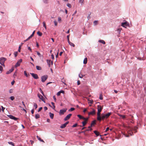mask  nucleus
Masks as SVG:
<instances>
[{"mask_svg":"<svg viewBox=\"0 0 146 146\" xmlns=\"http://www.w3.org/2000/svg\"><path fill=\"white\" fill-rule=\"evenodd\" d=\"M1 108H2V111L3 112L4 111V110L5 108L4 107H3V106H1Z\"/></svg>","mask_w":146,"mask_h":146,"instance_id":"nucleus-56","label":"nucleus"},{"mask_svg":"<svg viewBox=\"0 0 146 146\" xmlns=\"http://www.w3.org/2000/svg\"><path fill=\"white\" fill-rule=\"evenodd\" d=\"M97 120L98 121H101L102 120L101 117L100 116H97Z\"/></svg>","mask_w":146,"mask_h":146,"instance_id":"nucleus-32","label":"nucleus"},{"mask_svg":"<svg viewBox=\"0 0 146 146\" xmlns=\"http://www.w3.org/2000/svg\"><path fill=\"white\" fill-rule=\"evenodd\" d=\"M121 29L120 28H118L117 29V31L119 33H120L121 32Z\"/></svg>","mask_w":146,"mask_h":146,"instance_id":"nucleus-51","label":"nucleus"},{"mask_svg":"<svg viewBox=\"0 0 146 146\" xmlns=\"http://www.w3.org/2000/svg\"><path fill=\"white\" fill-rule=\"evenodd\" d=\"M54 25L55 26H56L57 25V21H54Z\"/></svg>","mask_w":146,"mask_h":146,"instance_id":"nucleus-50","label":"nucleus"},{"mask_svg":"<svg viewBox=\"0 0 146 146\" xmlns=\"http://www.w3.org/2000/svg\"><path fill=\"white\" fill-rule=\"evenodd\" d=\"M40 117V115L38 114H37L35 115V118L36 119H37L38 118H39Z\"/></svg>","mask_w":146,"mask_h":146,"instance_id":"nucleus-23","label":"nucleus"},{"mask_svg":"<svg viewBox=\"0 0 146 146\" xmlns=\"http://www.w3.org/2000/svg\"><path fill=\"white\" fill-rule=\"evenodd\" d=\"M46 62L48 66H50V62H51L50 60H48V59H47L46 60Z\"/></svg>","mask_w":146,"mask_h":146,"instance_id":"nucleus-22","label":"nucleus"},{"mask_svg":"<svg viewBox=\"0 0 146 146\" xmlns=\"http://www.w3.org/2000/svg\"><path fill=\"white\" fill-rule=\"evenodd\" d=\"M109 129V128L108 127H107L106 130V131H108Z\"/></svg>","mask_w":146,"mask_h":146,"instance_id":"nucleus-64","label":"nucleus"},{"mask_svg":"<svg viewBox=\"0 0 146 146\" xmlns=\"http://www.w3.org/2000/svg\"><path fill=\"white\" fill-rule=\"evenodd\" d=\"M28 49L31 52H32V49L30 47H28Z\"/></svg>","mask_w":146,"mask_h":146,"instance_id":"nucleus-48","label":"nucleus"},{"mask_svg":"<svg viewBox=\"0 0 146 146\" xmlns=\"http://www.w3.org/2000/svg\"><path fill=\"white\" fill-rule=\"evenodd\" d=\"M119 116H120V117H121L123 119H124L125 117V116L123 115H119Z\"/></svg>","mask_w":146,"mask_h":146,"instance_id":"nucleus-40","label":"nucleus"},{"mask_svg":"<svg viewBox=\"0 0 146 146\" xmlns=\"http://www.w3.org/2000/svg\"><path fill=\"white\" fill-rule=\"evenodd\" d=\"M88 119H89L88 117H87V118H85L84 117V118H83V119H84V121H86V122H87V121H88Z\"/></svg>","mask_w":146,"mask_h":146,"instance_id":"nucleus-33","label":"nucleus"},{"mask_svg":"<svg viewBox=\"0 0 146 146\" xmlns=\"http://www.w3.org/2000/svg\"><path fill=\"white\" fill-rule=\"evenodd\" d=\"M44 111H46L47 110V108L46 107H44Z\"/></svg>","mask_w":146,"mask_h":146,"instance_id":"nucleus-59","label":"nucleus"},{"mask_svg":"<svg viewBox=\"0 0 146 146\" xmlns=\"http://www.w3.org/2000/svg\"><path fill=\"white\" fill-rule=\"evenodd\" d=\"M78 76L79 77L81 78H82L83 76L81 74H79Z\"/></svg>","mask_w":146,"mask_h":146,"instance_id":"nucleus-42","label":"nucleus"},{"mask_svg":"<svg viewBox=\"0 0 146 146\" xmlns=\"http://www.w3.org/2000/svg\"><path fill=\"white\" fill-rule=\"evenodd\" d=\"M43 1L45 4H47L48 3V0H43Z\"/></svg>","mask_w":146,"mask_h":146,"instance_id":"nucleus-35","label":"nucleus"},{"mask_svg":"<svg viewBox=\"0 0 146 146\" xmlns=\"http://www.w3.org/2000/svg\"><path fill=\"white\" fill-rule=\"evenodd\" d=\"M34 106L35 107V109L37 108V105L36 103H34Z\"/></svg>","mask_w":146,"mask_h":146,"instance_id":"nucleus-44","label":"nucleus"},{"mask_svg":"<svg viewBox=\"0 0 146 146\" xmlns=\"http://www.w3.org/2000/svg\"><path fill=\"white\" fill-rule=\"evenodd\" d=\"M53 98L55 102L56 101V98L55 96H53Z\"/></svg>","mask_w":146,"mask_h":146,"instance_id":"nucleus-57","label":"nucleus"},{"mask_svg":"<svg viewBox=\"0 0 146 146\" xmlns=\"http://www.w3.org/2000/svg\"><path fill=\"white\" fill-rule=\"evenodd\" d=\"M14 68L13 67H12L11 69H10L7 72L6 74H9L11 73L14 70Z\"/></svg>","mask_w":146,"mask_h":146,"instance_id":"nucleus-12","label":"nucleus"},{"mask_svg":"<svg viewBox=\"0 0 146 146\" xmlns=\"http://www.w3.org/2000/svg\"><path fill=\"white\" fill-rule=\"evenodd\" d=\"M36 52H37V54L38 55L39 57H41V55L40 54V53L38 51H36Z\"/></svg>","mask_w":146,"mask_h":146,"instance_id":"nucleus-36","label":"nucleus"},{"mask_svg":"<svg viewBox=\"0 0 146 146\" xmlns=\"http://www.w3.org/2000/svg\"><path fill=\"white\" fill-rule=\"evenodd\" d=\"M59 92H60V93H62L63 94L64 93V91L62 90H60Z\"/></svg>","mask_w":146,"mask_h":146,"instance_id":"nucleus-58","label":"nucleus"},{"mask_svg":"<svg viewBox=\"0 0 146 146\" xmlns=\"http://www.w3.org/2000/svg\"><path fill=\"white\" fill-rule=\"evenodd\" d=\"M43 26L45 28V29H46V24H45V22L44 21L43 22Z\"/></svg>","mask_w":146,"mask_h":146,"instance_id":"nucleus-39","label":"nucleus"},{"mask_svg":"<svg viewBox=\"0 0 146 146\" xmlns=\"http://www.w3.org/2000/svg\"><path fill=\"white\" fill-rule=\"evenodd\" d=\"M8 117H9L10 118L13 119V118H14V116H13L11 115H8Z\"/></svg>","mask_w":146,"mask_h":146,"instance_id":"nucleus-19","label":"nucleus"},{"mask_svg":"<svg viewBox=\"0 0 146 146\" xmlns=\"http://www.w3.org/2000/svg\"><path fill=\"white\" fill-rule=\"evenodd\" d=\"M72 115V114H69L64 118V121L68 120L70 119Z\"/></svg>","mask_w":146,"mask_h":146,"instance_id":"nucleus-7","label":"nucleus"},{"mask_svg":"<svg viewBox=\"0 0 146 146\" xmlns=\"http://www.w3.org/2000/svg\"><path fill=\"white\" fill-rule=\"evenodd\" d=\"M60 92H58L57 94V95L58 96H59L60 95Z\"/></svg>","mask_w":146,"mask_h":146,"instance_id":"nucleus-61","label":"nucleus"},{"mask_svg":"<svg viewBox=\"0 0 146 146\" xmlns=\"http://www.w3.org/2000/svg\"><path fill=\"white\" fill-rule=\"evenodd\" d=\"M3 69V67L1 66L0 65V73H1Z\"/></svg>","mask_w":146,"mask_h":146,"instance_id":"nucleus-43","label":"nucleus"},{"mask_svg":"<svg viewBox=\"0 0 146 146\" xmlns=\"http://www.w3.org/2000/svg\"><path fill=\"white\" fill-rule=\"evenodd\" d=\"M36 46L37 48H38L39 46V45L38 43L37 42L36 43Z\"/></svg>","mask_w":146,"mask_h":146,"instance_id":"nucleus-63","label":"nucleus"},{"mask_svg":"<svg viewBox=\"0 0 146 146\" xmlns=\"http://www.w3.org/2000/svg\"><path fill=\"white\" fill-rule=\"evenodd\" d=\"M9 92L10 93H12L13 92V90L12 89H10L9 90Z\"/></svg>","mask_w":146,"mask_h":146,"instance_id":"nucleus-49","label":"nucleus"},{"mask_svg":"<svg viewBox=\"0 0 146 146\" xmlns=\"http://www.w3.org/2000/svg\"><path fill=\"white\" fill-rule=\"evenodd\" d=\"M78 117L80 119H83L84 117L80 115H77Z\"/></svg>","mask_w":146,"mask_h":146,"instance_id":"nucleus-25","label":"nucleus"},{"mask_svg":"<svg viewBox=\"0 0 146 146\" xmlns=\"http://www.w3.org/2000/svg\"><path fill=\"white\" fill-rule=\"evenodd\" d=\"M98 21L97 20L93 22V24L94 26H96L98 24Z\"/></svg>","mask_w":146,"mask_h":146,"instance_id":"nucleus-21","label":"nucleus"},{"mask_svg":"<svg viewBox=\"0 0 146 146\" xmlns=\"http://www.w3.org/2000/svg\"><path fill=\"white\" fill-rule=\"evenodd\" d=\"M66 125L64 123V124L60 126V127L61 128H64L66 127Z\"/></svg>","mask_w":146,"mask_h":146,"instance_id":"nucleus-17","label":"nucleus"},{"mask_svg":"<svg viewBox=\"0 0 146 146\" xmlns=\"http://www.w3.org/2000/svg\"><path fill=\"white\" fill-rule=\"evenodd\" d=\"M18 52H15L14 53V54L15 56V57H16L17 56V55Z\"/></svg>","mask_w":146,"mask_h":146,"instance_id":"nucleus-37","label":"nucleus"},{"mask_svg":"<svg viewBox=\"0 0 146 146\" xmlns=\"http://www.w3.org/2000/svg\"><path fill=\"white\" fill-rule=\"evenodd\" d=\"M82 125L81 126L83 127L84 126L86 125L87 123V122H86V121H83L82 122Z\"/></svg>","mask_w":146,"mask_h":146,"instance_id":"nucleus-28","label":"nucleus"},{"mask_svg":"<svg viewBox=\"0 0 146 146\" xmlns=\"http://www.w3.org/2000/svg\"><path fill=\"white\" fill-rule=\"evenodd\" d=\"M51 57H52V59H53L54 58V55L53 54H52L51 55Z\"/></svg>","mask_w":146,"mask_h":146,"instance_id":"nucleus-62","label":"nucleus"},{"mask_svg":"<svg viewBox=\"0 0 146 146\" xmlns=\"http://www.w3.org/2000/svg\"><path fill=\"white\" fill-rule=\"evenodd\" d=\"M99 99L101 100H102L103 99L102 96L101 94L100 95Z\"/></svg>","mask_w":146,"mask_h":146,"instance_id":"nucleus-41","label":"nucleus"},{"mask_svg":"<svg viewBox=\"0 0 146 146\" xmlns=\"http://www.w3.org/2000/svg\"><path fill=\"white\" fill-rule=\"evenodd\" d=\"M67 110V109L66 108H65L60 110L59 112V115H63L64 113L66 112Z\"/></svg>","mask_w":146,"mask_h":146,"instance_id":"nucleus-4","label":"nucleus"},{"mask_svg":"<svg viewBox=\"0 0 146 146\" xmlns=\"http://www.w3.org/2000/svg\"><path fill=\"white\" fill-rule=\"evenodd\" d=\"M39 91L41 93V94H42V95L44 96V94L43 93V92L42 91V90H41V89L40 88H39Z\"/></svg>","mask_w":146,"mask_h":146,"instance_id":"nucleus-38","label":"nucleus"},{"mask_svg":"<svg viewBox=\"0 0 146 146\" xmlns=\"http://www.w3.org/2000/svg\"><path fill=\"white\" fill-rule=\"evenodd\" d=\"M87 58H85L84 60L83 63L84 64H86L87 63Z\"/></svg>","mask_w":146,"mask_h":146,"instance_id":"nucleus-20","label":"nucleus"},{"mask_svg":"<svg viewBox=\"0 0 146 146\" xmlns=\"http://www.w3.org/2000/svg\"><path fill=\"white\" fill-rule=\"evenodd\" d=\"M36 137L40 141L44 142V141L39 136H37Z\"/></svg>","mask_w":146,"mask_h":146,"instance_id":"nucleus-26","label":"nucleus"},{"mask_svg":"<svg viewBox=\"0 0 146 146\" xmlns=\"http://www.w3.org/2000/svg\"><path fill=\"white\" fill-rule=\"evenodd\" d=\"M21 45H20L19 47V49H18V51L19 52H20V49H21Z\"/></svg>","mask_w":146,"mask_h":146,"instance_id":"nucleus-55","label":"nucleus"},{"mask_svg":"<svg viewBox=\"0 0 146 146\" xmlns=\"http://www.w3.org/2000/svg\"><path fill=\"white\" fill-rule=\"evenodd\" d=\"M8 143L10 145H11L12 146H15V145H14V143H13V142H8Z\"/></svg>","mask_w":146,"mask_h":146,"instance_id":"nucleus-31","label":"nucleus"},{"mask_svg":"<svg viewBox=\"0 0 146 146\" xmlns=\"http://www.w3.org/2000/svg\"><path fill=\"white\" fill-rule=\"evenodd\" d=\"M18 119V118H16L14 117V118H13V119L15 121H17V119Z\"/></svg>","mask_w":146,"mask_h":146,"instance_id":"nucleus-60","label":"nucleus"},{"mask_svg":"<svg viewBox=\"0 0 146 146\" xmlns=\"http://www.w3.org/2000/svg\"><path fill=\"white\" fill-rule=\"evenodd\" d=\"M94 133L96 134V135L97 136H98L99 135V132H98L97 131H94Z\"/></svg>","mask_w":146,"mask_h":146,"instance_id":"nucleus-18","label":"nucleus"},{"mask_svg":"<svg viewBox=\"0 0 146 146\" xmlns=\"http://www.w3.org/2000/svg\"><path fill=\"white\" fill-rule=\"evenodd\" d=\"M95 110L94 109H93L92 111H90L88 113V115H93L95 114Z\"/></svg>","mask_w":146,"mask_h":146,"instance_id":"nucleus-11","label":"nucleus"},{"mask_svg":"<svg viewBox=\"0 0 146 146\" xmlns=\"http://www.w3.org/2000/svg\"><path fill=\"white\" fill-rule=\"evenodd\" d=\"M31 74L35 79H37L38 78V77L37 74L33 73H31Z\"/></svg>","mask_w":146,"mask_h":146,"instance_id":"nucleus-10","label":"nucleus"},{"mask_svg":"<svg viewBox=\"0 0 146 146\" xmlns=\"http://www.w3.org/2000/svg\"><path fill=\"white\" fill-rule=\"evenodd\" d=\"M6 60V58H5L2 57L0 58V64L4 63L5 61Z\"/></svg>","mask_w":146,"mask_h":146,"instance_id":"nucleus-6","label":"nucleus"},{"mask_svg":"<svg viewBox=\"0 0 146 146\" xmlns=\"http://www.w3.org/2000/svg\"><path fill=\"white\" fill-rule=\"evenodd\" d=\"M75 108H71L70 109L68 110V111H72L74 110Z\"/></svg>","mask_w":146,"mask_h":146,"instance_id":"nucleus-34","label":"nucleus"},{"mask_svg":"<svg viewBox=\"0 0 146 146\" xmlns=\"http://www.w3.org/2000/svg\"><path fill=\"white\" fill-rule=\"evenodd\" d=\"M69 44L71 46H73V47H74L75 46L74 44L71 42H70V43H69Z\"/></svg>","mask_w":146,"mask_h":146,"instance_id":"nucleus-30","label":"nucleus"},{"mask_svg":"<svg viewBox=\"0 0 146 146\" xmlns=\"http://www.w3.org/2000/svg\"><path fill=\"white\" fill-rule=\"evenodd\" d=\"M128 25L129 23H127L126 21L121 23V26L125 28H126V27Z\"/></svg>","mask_w":146,"mask_h":146,"instance_id":"nucleus-9","label":"nucleus"},{"mask_svg":"<svg viewBox=\"0 0 146 146\" xmlns=\"http://www.w3.org/2000/svg\"><path fill=\"white\" fill-rule=\"evenodd\" d=\"M96 120H94L92 121L91 123L90 126H89L88 127V128L90 129H86V131H91L92 130V128H91V127H92L94 125L96 124Z\"/></svg>","mask_w":146,"mask_h":146,"instance_id":"nucleus-2","label":"nucleus"},{"mask_svg":"<svg viewBox=\"0 0 146 146\" xmlns=\"http://www.w3.org/2000/svg\"><path fill=\"white\" fill-rule=\"evenodd\" d=\"M100 112L98 111L97 113V116H100Z\"/></svg>","mask_w":146,"mask_h":146,"instance_id":"nucleus-54","label":"nucleus"},{"mask_svg":"<svg viewBox=\"0 0 146 146\" xmlns=\"http://www.w3.org/2000/svg\"><path fill=\"white\" fill-rule=\"evenodd\" d=\"M22 61V60L21 59H19L16 64L15 66L16 68L20 66L21 63Z\"/></svg>","mask_w":146,"mask_h":146,"instance_id":"nucleus-5","label":"nucleus"},{"mask_svg":"<svg viewBox=\"0 0 146 146\" xmlns=\"http://www.w3.org/2000/svg\"><path fill=\"white\" fill-rule=\"evenodd\" d=\"M24 74L27 77H28V75L27 73V72L26 71H24Z\"/></svg>","mask_w":146,"mask_h":146,"instance_id":"nucleus-45","label":"nucleus"},{"mask_svg":"<svg viewBox=\"0 0 146 146\" xmlns=\"http://www.w3.org/2000/svg\"><path fill=\"white\" fill-rule=\"evenodd\" d=\"M99 42H101L103 44H105V42L103 40H99Z\"/></svg>","mask_w":146,"mask_h":146,"instance_id":"nucleus-24","label":"nucleus"},{"mask_svg":"<svg viewBox=\"0 0 146 146\" xmlns=\"http://www.w3.org/2000/svg\"><path fill=\"white\" fill-rule=\"evenodd\" d=\"M48 76L47 75L43 76L41 77V81L42 82H44L47 79Z\"/></svg>","mask_w":146,"mask_h":146,"instance_id":"nucleus-3","label":"nucleus"},{"mask_svg":"<svg viewBox=\"0 0 146 146\" xmlns=\"http://www.w3.org/2000/svg\"><path fill=\"white\" fill-rule=\"evenodd\" d=\"M102 109V108L101 106L100 105L98 106V111L100 112L101 111Z\"/></svg>","mask_w":146,"mask_h":146,"instance_id":"nucleus-13","label":"nucleus"},{"mask_svg":"<svg viewBox=\"0 0 146 146\" xmlns=\"http://www.w3.org/2000/svg\"><path fill=\"white\" fill-rule=\"evenodd\" d=\"M138 128L136 126H135L134 127H132L130 129L131 132H130L129 134H130L131 135H133L132 133H135L137 132V129Z\"/></svg>","mask_w":146,"mask_h":146,"instance_id":"nucleus-1","label":"nucleus"},{"mask_svg":"<svg viewBox=\"0 0 146 146\" xmlns=\"http://www.w3.org/2000/svg\"><path fill=\"white\" fill-rule=\"evenodd\" d=\"M111 113V112H109L108 113H107L105 114V116L106 117V118H108L110 115Z\"/></svg>","mask_w":146,"mask_h":146,"instance_id":"nucleus-15","label":"nucleus"},{"mask_svg":"<svg viewBox=\"0 0 146 146\" xmlns=\"http://www.w3.org/2000/svg\"><path fill=\"white\" fill-rule=\"evenodd\" d=\"M36 69L38 70H41V68L40 67L38 66H36Z\"/></svg>","mask_w":146,"mask_h":146,"instance_id":"nucleus-27","label":"nucleus"},{"mask_svg":"<svg viewBox=\"0 0 146 146\" xmlns=\"http://www.w3.org/2000/svg\"><path fill=\"white\" fill-rule=\"evenodd\" d=\"M102 120H104L105 119H106V117L105 116V114H102L101 115Z\"/></svg>","mask_w":146,"mask_h":146,"instance_id":"nucleus-16","label":"nucleus"},{"mask_svg":"<svg viewBox=\"0 0 146 146\" xmlns=\"http://www.w3.org/2000/svg\"><path fill=\"white\" fill-rule=\"evenodd\" d=\"M84 1V0H79V2L81 3V4L83 3Z\"/></svg>","mask_w":146,"mask_h":146,"instance_id":"nucleus-53","label":"nucleus"},{"mask_svg":"<svg viewBox=\"0 0 146 146\" xmlns=\"http://www.w3.org/2000/svg\"><path fill=\"white\" fill-rule=\"evenodd\" d=\"M37 34L39 36H41L42 35V33L39 31L37 32Z\"/></svg>","mask_w":146,"mask_h":146,"instance_id":"nucleus-29","label":"nucleus"},{"mask_svg":"<svg viewBox=\"0 0 146 146\" xmlns=\"http://www.w3.org/2000/svg\"><path fill=\"white\" fill-rule=\"evenodd\" d=\"M77 123H75V124H74V125H72V127H75L77 126Z\"/></svg>","mask_w":146,"mask_h":146,"instance_id":"nucleus-52","label":"nucleus"},{"mask_svg":"<svg viewBox=\"0 0 146 146\" xmlns=\"http://www.w3.org/2000/svg\"><path fill=\"white\" fill-rule=\"evenodd\" d=\"M49 115H50V118L51 119H53V118L54 116V114L53 113H52L51 112H50V113H49Z\"/></svg>","mask_w":146,"mask_h":146,"instance_id":"nucleus-14","label":"nucleus"},{"mask_svg":"<svg viewBox=\"0 0 146 146\" xmlns=\"http://www.w3.org/2000/svg\"><path fill=\"white\" fill-rule=\"evenodd\" d=\"M14 97L13 96H11L10 97V98L11 99V100H14Z\"/></svg>","mask_w":146,"mask_h":146,"instance_id":"nucleus-47","label":"nucleus"},{"mask_svg":"<svg viewBox=\"0 0 146 146\" xmlns=\"http://www.w3.org/2000/svg\"><path fill=\"white\" fill-rule=\"evenodd\" d=\"M67 6L69 7V8H70L71 7V4L70 3H68L67 4Z\"/></svg>","mask_w":146,"mask_h":146,"instance_id":"nucleus-46","label":"nucleus"},{"mask_svg":"<svg viewBox=\"0 0 146 146\" xmlns=\"http://www.w3.org/2000/svg\"><path fill=\"white\" fill-rule=\"evenodd\" d=\"M37 96L40 99L44 102H45V101L42 96L40 94H37Z\"/></svg>","mask_w":146,"mask_h":146,"instance_id":"nucleus-8","label":"nucleus"}]
</instances>
